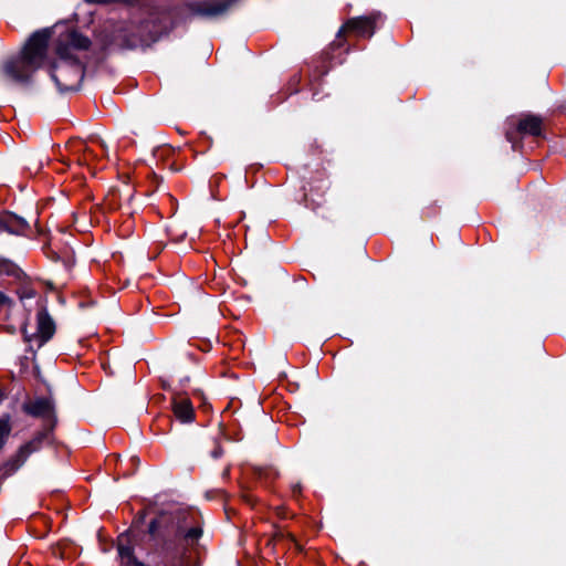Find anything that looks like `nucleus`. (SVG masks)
<instances>
[{
    "label": "nucleus",
    "mask_w": 566,
    "mask_h": 566,
    "mask_svg": "<svg viewBox=\"0 0 566 566\" xmlns=\"http://www.w3.org/2000/svg\"><path fill=\"white\" fill-rule=\"evenodd\" d=\"M154 530V522L150 524V532Z\"/></svg>",
    "instance_id": "nucleus-20"
},
{
    "label": "nucleus",
    "mask_w": 566,
    "mask_h": 566,
    "mask_svg": "<svg viewBox=\"0 0 566 566\" xmlns=\"http://www.w3.org/2000/svg\"><path fill=\"white\" fill-rule=\"evenodd\" d=\"M49 40V31L35 32L28 40L19 56L4 62L2 67L4 75L13 82H28L34 72L43 66L46 59Z\"/></svg>",
    "instance_id": "nucleus-2"
},
{
    "label": "nucleus",
    "mask_w": 566,
    "mask_h": 566,
    "mask_svg": "<svg viewBox=\"0 0 566 566\" xmlns=\"http://www.w3.org/2000/svg\"><path fill=\"white\" fill-rule=\"evenodd\" d=\"M201 535L202 530L199 526L178 523L172 532L164 537L161 544V552L174 559L170 566H187L186 554L198 544Z\"/></svg>",
    "instance_id": "nucleus-3"
},
{
    "label": "nucleus",
    "mask_w": 566,
    "mask_h": 566,
    "mask_svg": "<svg viewBox=\"0 0 566 566\" xmlns=\"http://www.w3.org/2000/svg\"><path fill=\"white\" fill-rule=\"evenodd\" d=\"M90 44L88 38L74 30H69L60 35L56 46L59 60L50 71L60 92L78 88L84 76V67L77 59L72 56V51L86 50Z\"/></svg>",
    "instance_id": "nucleus-1"
},
{
    "label": "nucleus",
    "mask_w": 566,
    "mask_h": 566,
    "mask_svg": "<svg viewBox=\"0 0 566 566\" xmlns=\"http://www.w3.org/2000/svg\"><path fill=\"white\" fill-rule=\"evenodd\" d=\"M48 432L41 431L38 432L33 439H31L29 442L22 444L14 455H12L0 469V471H3L2 475H11L14 473L18 469H20L27 459L40 449L43 440L46 438Z\"/></svg>",
    "instance_id": "nucleus-4"
},
{
    "label": "nucleus",
    "mask_w": 566,
    "mask_h": 566,
    "mask_svg": "<svg viewBox=\"0 0 566 566\" xmlns=\"http://www.w3.org/2000/svg\"><path fill=\"white\" fill-rule=\"evenodd\" d=\"M117 551L122 558V563L126 566H146L144 563L135 558L133 547L128 544H124L122 539L118 543Z\"/></svg>",
    "instance_id": "nucleus-12"
},
{
    "label": "nucleus",
    "mask_w": 566,
    "mask_h": 566,
    "mask_svg": "<svg viewBox=\"0 0 566 566\" xmlns=\"http://www.w3.org/2000/svg\"><path fill=\"white\" fill-rule=\"evenodd\" d=\"M229 7V2L213 0L209 2H203L198 7V13L206 17H217L227 11Z\"/></svg>",
    "instance_id": "nucleus-11"
},
{
    "label": "nucleus",
    "mask_w": 566,
    "mask_h": 566,
    "mask_svg": "<svg viewBox=\"0 0 566 566\" xmlns=\"http://www.w3.org/2000/svg\"><path fill=\"white\" fill-rule=\"evenodd\" d=\"M517 132L532 136H538L542 133V119L534 115H525L516 120Z\"/></svg>",
    "instance_id": "nucleus-10"
},
{
    "label": "nucleus",
    "mask_w": 566,
    "mask_h": 566,
    "mask_svg": "<svg viewBox=\"0 0 566 566\" xmlns=\"http://www.w3.org/2000/svg\"><path fill=\"white\" fill-rule=\"evenodd\" d=\"M244 497V501L248 502L249 504H252L254 503V497L252 496V494H244L243 495Z\"/></svg>",
    "instance_id": "nucleus-16"
},
{
    "label": "nucleus",
    "mask_w": 566,
    "mask_h": 566,
    "mask_svg": "<svg viewBox=\"0 0 566 566\" xmlns=\"http://www.w3.org/2000/svg\"><path fill=\"white\" fill-rule=\"evenodd\" d=\"M12 424L9 415L0 417V451L7 443V440L11 433Z\"/></svg>",
    "instance_id": "nucleus-13"
},
{
    "label": "nucleus",
    "mask_w": 566,
    "mask_h": 566,
    "mask_svg": "<svg viewBox=\"0 0 566 566\" xmlns=\"http://www.w3.org/2000/svg\"><path fill=\"white\" fill-rule=\"evenodd\" d=\"M28 230L29 224L24 219L9 212L0 216V233L23 235Z\"/></svg>",
    "instance_id": "nucleus-9"
},
{
    "label": "nucleus",
    "mask_w": 566,
    "mask_h": 566,
    "mask_svg": "<svg viewBox=\"0 0 566 566\" xmlns=\"http://www.w3.org/2000/svg\"><path fill=\"white\" fill-rule=\"evenodd\" d=\"M0 305L6 306V307H10L12 305V301L1 291H0Z\"/></svg>",
    "instance_id": "nucleus-14"
},
{
    "label": "nucleus",
    "mask_w": 566,
    "mask_h": 566,
    "mask_svg": "<svg viewBox=\"0 0 566 566\" xmlns=\"http://www.w3.org/2000/svg\"><path fill=\"white\" fill-rule=\"evenodd\" d=\"M36 333L29 334L27 328L22 329L24 340L29 344H35L38 347L43 346L50 340L55 333V323L45 308H41L36 313Z\"/></svg>",
    "instance_id": "nucleus-5"
},
{
    "label": "nucleus",
    "mask_w": 566,
    "mask_h": 566,
    "mask_svg": "<svg viewBox=\"0 0 566 566\" xmlns=\"http://www.w3.org/2000/svg\"><path fill=\"white\" fill-rule=\"evenodd\" d=\"M24 410L33 417H41L50 422L49 430L54 427V406L50 399L40 398L25 405Z\"/></svg>",
    "instance_id": "nucleus-7"
},
{
    "label": "nucleus",
    "mask_w": 566,
    "mask_h": 566,
    "mask_svg": "<svg viewBox=\"0 0 566 566\" xmlns=\"http://www.w3.org/2000/svg\"><path fill=\"white\" fill-rule=\"evenodd\" d=\"M172 411L175 417L181 422H191L195 419V410L190 399L180 392H174Z\"/></svg>",
    "instance_id": "nucleus-8"
},
{
    "label": "nucleus",
    "mask_w": 566,
    "mask_h": 566,
    "mask_svg": "<svg viewBox=\"0 0 566 566\" xmlns=\"http://www.w3.org/2000/svg\"><path fill=\"white\" fill-rule=\"evenodd\" d=\"M506 137L510 142H513V136H512V132L507 130L506 132Z\"/></svg>",
    "instance_id": "nucleus-18"
},
{
    "label": "nucleus",
    "mask_w": 566,
    "mask_h": 566,
    "mask_svg": "<svg viewBox=\"0 0 566 566\" xmlns=\"http://www.w3.org/2000/svg\"><path fill=\"white\" fill-rule=\"evenodd\" d=\"M301 492V486L298 484L294 485L293 486V493L296 494V493H300Z\"/></svg>",
    "instance_id": "nucleus-17"
},
{
    "label": "nucleus",
    "mask_w": 566,
    "mask_h": 566,
    "mask_svg": "<svg viewBox=\"0 0 566 566\" xmlns=\"http://www.w3.org/2000/svg\"><path fill=\"white\" fill-rule=\"evenodd\" d=\"M222 453H223L222 448L219 444H217L213 448V450L211 452V455H212V458L218 459V458H220L222 455Z\"/></svg>",
    "instance_id": "nucleus-15"
},
{
    "label": "nucleus",
    "mask_w": 566,
    "mask_h": 566,
    "mask_svg": "<svg viewBox=\"0 0 566 566\" xmlns=\"http://www.w3.org/2000/svg\"><path fill=\"white\" fill-rule=\"evenodd\" d=\"M381 20L379 12L365 17L352 18L339 29L337 36L340 38L347 32H353L360 38H370L375 33L376 24Z\"/></svg>",
    "instance_id": "nucleus-6"
},
{
    "label": "nucleus",
    "mask_w": 566,
    "mask_h": 566,
    "mask_svg": "<svg viewBox=\"0 0 566 566\" xmlns=\"http://www.w3.org/2000/svg\"><path fill=\"white\" fill-rule=\"evenodd\" d=\"M91 154H92V151H91L88 148H86V149H85V153H84L85 158H86L88 155H91Z\"/></svg>",
    "instance_id": "nucleus-19"
}]
</instances>
